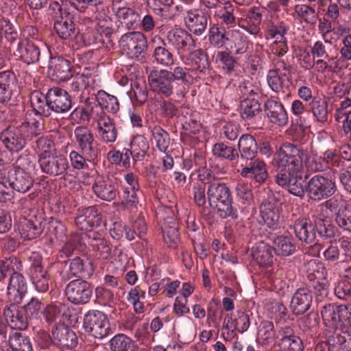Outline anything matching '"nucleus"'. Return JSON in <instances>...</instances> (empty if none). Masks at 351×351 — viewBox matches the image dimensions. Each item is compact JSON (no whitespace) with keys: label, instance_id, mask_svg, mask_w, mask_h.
Wrapping results in <instances>:
<instances>
[{"label":"nucleus","instance_id":"7c9ffc66","mask_svg":"<svg viewBox=\"0 0 351 351\" xmlns=\"http://www.w3.org/2000/svg\"><path fill=\"white\" fill-rule=\"evenodd\" d=\"M230 35L226 50L237 56L247 54L252 46L248 37L237 29H232Z\"/></svg>","mask_w":351,"mask_h":351},{"label":"nucleus","instance_id":"473e14b6","mask_svg":"<svg viewBox=\"0 0 351 351\" xmlns=\"http://www.w3.org/2000/svg\"><path fill=\"white\" fill-rule=\"evenodd\" d=\"M300 171L285 173L283 175L276 176V182L280 186L287 187L291 194L302 197L304 190L302 181V176L299 175Z\"/></svg>","mask_w":351,"mask_h":351},{"label":"nucleus","instance_id":"774afa93","mask_svg":"<svg viewBox=\"0 0 351 351\" xmlns=\"http://www.w3.org/2000/svg\"><path fill=\"white\" fill-rule=\"evenodd\" d=\"M97 98L103 110L106 109L108 112L114 114L119 111L120 104L115 96L111 95L103 90H100L97 92Z\"/></svg>","mask_w":351,"mask_h":351},{"label":"nucleus","instance_id":"c9c22d12","mask_svg":"<svg viewBox=\"0 0 351 351\" xmlns=\"http://www.w3.org/2000/svg\"><path fill=\"white\" fill-rule=\"evenodd\" d=\"M72 82L69 85V91L74 96L80 95V102L82 101V94L84 90L94 81L93 71L90 68H85L72 77Z\"/></svg>","mask_w":351,"mask_h":351},{"label":"nucleus","instance_id":"e2e57ef3","mask_svg":"<svg viewBox=\"0 0 351 351\" xmlns=\"http://www.w3.org/2000/svg\"><path fill=\"white\" fill-rule=\"evenodd\" d=\"M289 30L287 23L280 21L274 23L269 22L266 27L265 38L266 39H274V40H282L286 38V34Z\"/></svg>","mask_w":351,"mask_h":351},{"label":"nucleus","instance_id":"c756f323","mask_svg":"<svg viewBox=\"0 0 351 351\" xmlns=\"http://www.w3.org/2000/svg\"><path fill=\"white\" fill-rule=\"evenodd\" d=\"M64 263H69V276L79 278L80 280L89 278L94 271L92 262L80 256L65 261Z\"/></svg>","mask_w":351,"mask_h":351},{"label":"nucleus","instance_id":"680f3d73","mask_svg":"<svg viewBox=\"0 0 351 351\" xmlns=\"http://www.w3.org/2000/svg\"><path fill=\"white\" fill-rule=\"evenodd\" d=\"M36 149L38 151V160L58 152L56 145L49 136H41L36 141Z\"/></svg>","mask_w":351,"mask_h":351},{"label":"nucleus","instance_id":"423d86ee","mask_svg":"<svg viewBox=\"0 0 351 351\" xmlns=\"http://www.w3.org/2000/svg\"><path fill=\"white\" fill-rule=\"evenodd\" d=\"M108 22L110 19L99 21L98 25L101 31L95 28L86 29L82 36L84 45L91 46L95 49L102 47L108 48L109 45H112L111 35L113 29L107 25Z\"/></svg>","mask_w":351,"mask_h":351},{"label":"nucleus","instance_id":"f3484780","mask_svg":"<svg viewBox=\"0 0 351 351\" xmlns=\"http://www.w3.org/2000/svg\"><path fill=\"white\" fill-rule=\"evenodd\" d=\"M101 223V215L96 205L81 207L77 209L75 219V225L82 230L88 232L93 231V227L99 226Z\"/></svg>","mask_w":351,"mask_h":351},{"label":"nucleus","instance_id":"338daca9","mask_svg":"<svg viewBox=\"0 0 351 351\" xmlns=\"http://www.w3.org/2000/svg\"><path fill=\"white\" fill-rule=\"evenodd\" d=\"M130 147L133 153V159L135 161L142 160L149 148L148 141L143 135L134 136L130 143Z\"/></svg>","mask_w":351,"mask_h":351},{"label":"nucleus","instance_id":"a211bd4d","mask_svg":"<svg viewBox=\"0 0 351 351\" xmlns=\"http://www.w3.org/2000/svg\"><path fill=\"white\" fill-rule=\"evenodd\" d=\"M48 97L51 114L52 112L64 114L72 108L71 96L64 89L59 87L51 88L48 90Z\"/></svg>","mask_w":351,"mask_h":351},{"label":"nucleus","instance_id":"9b49d317","mask_svg":"<svg viewBox=\"0 0 351 351\" xmlns=\"http://www.w3.org/2000/svg\"><path fill=\"white\" fill-rule=\"evenodd\" d=\"M120 43L123 50L132 58H138L147 49V37L141 32L133 31L123 34Z\"/></svg>","mask_w":351,"mask_h":351},{"label":"nucleus","instance_id":"69168bd1","mask_svg":"<svg viewBox=\"0 0 351 351\" xmlns=\"http://www.w3.org/2000/svg\"><path fill=\"white\" fill-rule=\"evenodd\" d=\"M294 12L299 19L304 23L314 25L317 19V12L315 5L308 3L297 4L294 6Z\"/></svg>","mask_w":351,"mask_h":351},{"label":"nucleus","instance_id":"4d7b16f0","mask_svg":"<svg viewBox=\"0 0 351 351\" xmlns=\"http://www.w3.org/2000/svg\"><path fill=\"white\" fill-rule=\"evenodd\" d=\"M305 274L310 282L326 279L327 271L324 264L315 259L304 263Z\"/></svg>","mask_w":351,"mask_h":351},{"label":"nucleus","instance_id":"7ed1b4c3","mask_svg":"<svg viewBox=\"0 0 351 351\" xmlns=\"http://www.w3.org/2000/svg\"><path fill=\"white\" fill-rule=\"evenodd\" d=\"M208 205L217 209V214L221 219L238 218V210L232 206V193L227 184L221 182H210L207 189Z\"/></svg>","mask_w":351,"mask_h":351},{"label":"nucleus","instance_id":"f704fd0d","mask_svg":"<svg viewBox=\"0 0 351 351\" xmlns=\"http://www.w3.org/2000/svg\"><path fill=\"white\" fill-rule=\"evenodd\" d=\"M293 228L295 236L300 241L307 244L315 242L316 239L315 221L313 223L308 218L300 217L294 221Z\"/></svg>","mask_w":351,"mask_h":351},{"label":"nucleus","instance_id":"bb28decb","mask_svg":"<svg viewBox=\"0 0 351 351\" xmlns=\"http://www.w3.org/2000/svg\"><path fill=\"white\" fill-rule=\"evenodd\" d=\"M187 16L185 20L186 28L196 36L202 35L208 25V16L202 9H189L186 11Z\"/></svg>","mask_w":351,"mask_h":351},{"label":"nucleus","instance_id":"0eeeda50","mask_svg":"<svg viewBox=\"0 0 351 351\" xmlns=\"http://www.w3.org/2000/svg\"><path fill=\"white\" fill-rule=\"evenodd\" d=\"M341 160L334 150L325 151L323 156H318L313 152L305 155L304 165L308 171L313 173L325 171L331 168V166L338 167Z\"/></svg>","mask_w":351,"mask_h":351},{"label":"nucleus","instance_id":"b1692460","mask_svg":"<svg viewBox=\"0 0 351 351\" xmlns=\"http://www.w3.org/2000/svg\"><path fill=\"white\" fill-rule=\"evenodd\" d=\"M239 7L234 0H223V3L216 11L213 12V16L220 20L221 25H225L229 27L235 26L236 23H238L237 17Z\"/></svg>","mask_w":351,"mask_h":351},{"label":"nucleus","instance_id":"ddd939ff","mask_svg":"<svg viewBox=\"0 0 351 351\" xmlns=\"http://www.w3.org/2000/svg\"><path fill=\"white\" fill-rule=\"evenodd\" d=\"M263 107L269 124L278 128H285L288 125L289 114L281 101L270 97L265 101Z\"/></svg>","mask_w":351,"mask_h":351},{"label":"nucleus","instance_id":"39448f33","mask_svg":"<svg viewBox=\"0 0 351 351\" xmlns=\"http://www.w3.org/2000/svg\"><path fill=\"white\" fill-rule=\"evenodd\" d=\"M83 327L86 333L98 339H103L113 332L107 315L97 310H90L85 314Z\"/></svg>","mask_w":351,"mask_h":351},{"label":"nucleus","instance_id":"ea45409f","mask_svg":"<svg viewBox=\"0 0 351 351\" xmlns=\"http://www.w3.org/2000/svg\"><path fill=\"white\" fill-rule=\"evenodd\" d=\"M240 163H247L257 159L258 146L254 137L251 134H243L239 141Z\"/></svg>","mask_w":351,"mask_h":351},{"label":"nucleus","instance_id":"4468645a","mask_svg":"<svg viewBox=\"0 0 351 351\" xmlns=\"http://www.w3.org/2000/svg\"><path fill=\"white\" fill-rule=\"evenodd\" d=\"M14 55L27 65L38 63L43 58L40 42L29 38L20 40Z\"/></svg>","mask_w":351,"mask_h":351},{"label":"nucleus","instance_id":"cd10ccee","mask_svg":"<svg viewBox=\"0 0 351 351\" xmlns=\"http://www.w3.org/2000/svg\"><path fill=\"white\" fill-rule=\"evenodd\" d=\"M190 67L182 66L193 77V84L199 78V73H206L209 67L207 53L202 49H197L191 52L188 58Z\"/></svg>","mask_w":351,"mask_h":351},{"label":"nucleus","instance_id":"3c124183","mask_svg":"<svg viewBox=\"0 0 351 351\" xmlns=\"http://www.w3.org/2000/svg\"><path fill=\"white\" fill-rule=\"evenodd\" d=\"M131 89L128 92L134 106H141L148 100L149 91L145 82L136 80L131 82Z\"/></svg>","mask_w":351,"mask_h":351},{"label":"nucleus","instance_id":"de8ad7c7","mask_svg":"<svg viewBox=\"0 0 351 351\" xmlns=\"http://www.w3.org/2000/svg\"><path fill=\"white\" fill-rule=\"evenodd\" d=\"M48 92L44 95L39 90H34L29 96L30 105L32 112L40 114V117H49L51 116L49 103Z\"/></svg>","mask_w":351,"mask_h":351},{"label":"nucleus","instance_id":"5701e85b","mask_svg":"<svg viewBox=\"0 0 351 351\" xmlns=\"http://www.w3.org/2000/svg\"><path fill=\"white\" fill-rule=\"evenodd\" d=\"M92 190L98 198L106 202L114 200L118 193L117 185L108 176H97L93 184Z\"/></svg>","mask_w":351,"mask_h":351},{"label":"nucleus","instance_id":"a19ab883","mask_svg":"<svg viewBox=\"0 0 351 351\" xmlns=\"http://www.w3.org/2000/svg\"><path fill=\"white\" fill-rule=\"evenodd\" d=\"M17 82L16 76L13 71L6 70L0 72V103L5 104L11 99Z\"/></svg>","mask_w":351,"mask_h":351},{"label":"nucleus","instance_id":"9d476101","mask_svg":"<svg viewBox=\"0 0 351 351\" xmlns=\"http://www.w3.org/2000/svg\"><path fill=\"white\" fill-rule=\"evenodd\" d=\"M65 294L71 303L77 305L86 304L93 296V287L88 281L76 279L68 283Z\"/></svg>","mask_w":351,"mask_h":351},{"label":"nucleus","instance_id":"dca6fc26","mask_svg":"<svg viewBox=\"0 0 351 351\" xmlns=\"http://www.w3.org/2000/svg\"><path fill=\"white\" fill-rule=\"evenodd\" d=\"M170 48L182 54L190 47L194 46V39L187 30L182 28H173L167 32L165 40Z\"/></svg>","mask_w":351,"mask_h":351},{"label":"nucleus","instance_id":"c85d7f7f","mask_svg":"<svg viewBox=\"0 0 351 351\" xmlns=\"http://www.w3.org/2000/svg\"><path fill=\"white\" fill-rule=\"evenodd\" d=\"M3 316L12 328L20 330H26L31 322L23 307L15 304L5 306Z\"/></svg>","mask_w":351,"mask_h":351},{"label":"nucleus","instance_id":"4be33fe9","mask_svg":"<svg viewBox=\"0 0 351 351\" xmlns=\"http://www.w3.org/2000/svg\"><path fill=\"white\" fill-rule=\"evenodd\" d=\"M71 62L62 56H50L48 74L56 82H65L73 77Z\"/></svg>","mask_w":351,"mask_h":351},{"label":"nucleus","instance_id":"a18cd8bd","mask_svg":"<svg viewBox=\"0 0 351 351\" xmlns=\"http://www.w3.org/2000/svg\"><path fill=\"white\" fill-rule=\"evenodd\" d=\"M274 247L267 243L261 241L252 248V256L253 259L261 267L269 266L274 261Z\"/></svg>","mask_w":351,"mask_h":351},{"label":"nucleus","instance_id":"412c9836","mask_svg":"<svg viewBox=\"0 0 351 351\" xmlns=\"http://www.w3.org/2000/svg\"><path fill=\"white\" fill-rule=\"evenodd\" d=\"M0 139L11 152L21 151L27 143L21 128L14 125H9L4 129L0 134Z\"/></svg>","mask_w":351,"mask_h":351},{"label":"nucleus","instance_id":"6e6d98bb","mask_svg":"<svg viewBox=\"0 0 351 351\" xmlns=\"http://www.w3.org/2000/svg\"><path fill=\"white\" fill-rule=\"evenodd\" d=\"M231 29L228 30L223 25L214 24L210 28L208 34L210 43L217 47H221L228 45Z\"/></svg>","mask_w":351,"mask_h":351},{"label":"nucleus","instance_id":"09e8293b","mask_svg":"<svg viewBox=\"0 0 351 351\" xmlns=\"http://www.w3.org/2000/svg\"><path fill=\"white\" fill-rule=\"evenodd\" d=\"M165 39L158 37V43L153 53L156 62L164 66H170L174 64V55Z\"/></svg>","mask_w":351,"mask_h":351},{"label":"nucleus","instance_id":"1a4fd4ad","mask_svg":"<svg viewBox=\"0 0 351 351\" xmlns=\"http://www.w3.org/2000/svg\"><path fill=\"white\" fill-rule=\"evenodd\" d=\"M77 147L88 159V162L97 158L99 149L92 131L87 127L78 126L74 130Z\"/></svg>","mask_w":351,"mask_h":351},{"label":"nucleus","instance_id":"13d9d810","mask_svg":"<svg viewBox=\"0 0 351 351\" xmlns=\"http://www.w3.org/2000/svg\"><path fill=\"white\" fill-rule=\"evenodd\" d=\"M259 101L255 98H245L240 104V115L243 120L250 121L261 112Z\"/></svg>","mask_w":351,"mask_h":351},{"label":"nucleus","instance_id":"8fccbe9b","mask_svg":"<svg viewBox=\"0 0 351 351\" xmlns=\"http://www.w3.org/2000/svg\"><path fill=\"white\" fill-rule=\"evenodd\" d=\"M267 82L269 88L276 93H285L288 90L290 84L287 73H278L276 70L268 71Z\"/></svg>","mask_w":351,"mask_h":351},{"label":"nucleus","instance_id":"2f4dec72","mask_svg":"<svg viewBox=\"0 0 351 351\" xmlns=\"http://www.w3.org/2000/svg\"><path fill=\"white\" fill-rule=\"evenodd\" d=\"M313 296L307 287L298 289L292 296L290 308L295 315L304 314L311 307Z\"/></svg>","mask_w":351,"mask_h":351},{"label":"nucleus","instance_id":"f03ea898","mask_svg":"<svg viewBox=\"0 0 351 351\" xmlns=\"http://www.w3.org/2000/svg\"><path fill=\"white\" fill-rule=\"evenodd\" d=\"M304 152L301 146L290 142L282 143L274 153L271 165L277 170L276 176L301 171Z\"/></svg>","mask_w":351,"mask_h":351},{"label":"nucleus","instance_id":"052dcab7","mask_svg":"<svg viewBox=\"0 0 351 351\" xmlns=\"http://www.w3.org/2000/svg\"><path fill=\"white\" fill-rule=\"evenodd\" d=\"M258 339L262 345L269 344L278 339L274 323L269 320H263L260 323L258 329Z\"/></svg>","mask_w":351,"mask_h":351},{"label":"nucleus","instance_id":"864d4df0","mask_svg":"<svg viewBox=\"0 0 351 351\" xmlns=\"http://www.w3.org/2000/svg\"><path fill=\"white\" fill-rule=\"evenodd\" d=\"M66 311H69V308L65 304L50 303L43 308V315L48 324H52L60 317H71V315Z\"/></svg>","mask_w":351,"mask_h":351},{"label":"nucleus","instance_id":"393cba45","mask_svg":"<svg viewBox=\"0 0 351 351\" xmlns=\"http://www.w3.org/2000/svg\"><path fill=\"white\" fill-rule=\"evenodd\" d=\"M264 10L260 7H252L245 14V19H239L238 25L251 35H257L261 31L260 25Z\"/></svg>","mask_w":351,"mask_h":351},{"label":"nucleus","instance_id":"37998d69","mask_svg":"<svg viewBox=\"0 0 351 351\" xmlns=\"http://www.w3.org/2000/svg\"><path fill=\"white\" fill-rule=\"evenodd\" d=\"M86 236L88 243L96 253V256H99L104 259L110 258L111 256V245L101 233L96 231H89Z\"/></svg>","mask_w":351,"mask_h":351},{"label":"nucleus","instance_id":"5fc2aeb1","mask_svg":"<svg viewBox=\"0 0 351 351\" xmlns=\"http://www.w3.org/2000/svg\"><path fill=\"white\" fill-rule=\"evenodd\" d=\"M309 110L317 122L325 124L328 119V104L323 98L314 97L309 104Z\"/></svg>","mask_w":351,"mask_h":351},{"label":"nucleus","instance_id":"0e129e2a","mask_svg":"<svg viewBox=\"0 0 351 351\" xmlns=\"http://www.w3.org/2000/svg\"><path fill=\"white\" fill-rule=\"evenodd\" d=\"M110 351H134L135 343L126 335L119 333L109 341Z\"/></svg>","mask_w":351,"mask_h":351},{"label":"nucleus","instance_id":"bf43d9fd","mask_svg":"<svg viewBox=\"0 0 351 351\" xmlns=\"http://www.w3.org/2000/svg\"><path fill=\"white\" fill-rule=\"evenodd\" d=\"M274 250L277 256H288L295 251V245L293 239L285 236H278L274 240Z\"/></svg>","mask_w":351,"mask_h":351},{"label":"nucleus","instance_id":"6ab92c4d","mask_svg":"<svg viewBox=\"0 0 351 351\" xmlns=\"http://www.w3.org/2000/svg\"><path fill=\"white\" fill-rule=\"evenodd\" d=\"M259 212L266 226L272 230L279 228L280 210L274 195H268L259 206Z\"/></svg>","mask_w":351,"mask_h":351},{"label":"nucleus","instance_id":"a878e982","mask_svg":"<svg viewBox=\"0 0 351 351\" xmlns=\"http://www.w3.org/2000/svg\"><path fill=\"white\" fill-rule=\"evenodd\" d=\"M97 131L102 142L106 143H114L117 138L118 131L114 119L106 112H101L97 118Z\"/></svg>","mask_w":351,"mask_h":351},{"label":"nucleus","instance_id":"2eb2a0df","mask_svg":"<svg viewBox=\"0 0 351 351\" xmlns=\"http://www.w3.org/2000/svg\"><path fill=\"white\" fill-rule=\"evenodd\" d=\"M321 315L324 325L331 330H336L343 320L348 319L350 323L351 317L348 316V308L344 305L326 304L322 308Z\"/></svg>","mask_w":351,"mask_h":351},{"label":"nucleus","instance_id":"49530a36","mask_svg":"<svg viewBox=\"0 0 351 351\" xmlns=\"http://www.w3.org/2000/svg\"><path fill=\"white\" fill-rule=\"evenodd\" d=\"M20 128L27 129L32 136H38L45 131L44 120L40 114L27 110Z\"/></svg>","mask_w":351,"mask_h":351},{"label":"nucleus","instance_id":"aec40b11","mask_svg":"<svg viewBox=\"0 0 351 351\" xmlns=\"http://www.w3.org/2000/svg\"><path fill=\"white\" fill-rule=\"evenodd\" d=\"M277 344L282 351H303L304 346L301 338L291 326H283L278 330Z\"/></svg>","mask_w":351,"mask_h":351},{"label":"nucleus","instance_id":"f257e3e1","mask_svg":"<svg viewBox=\"0 0 351 351\" xmlns=\"http://www.w3.org/2000/svg\"><path fill=\"white\" fill-rule=\"evenodd\" d=\"M148 82L154 92L169 97L174 90L181 86L193 84V77L182 66H177L171 71L154 69L148 75Z\"/></svg>","mask_w":351,"mask_h":351},{"label":"nucleus","instance_id":"72a5a7b5","mask_svg":"<svg viewBox=\"0 0 351 351\" xmlns=\"http://www.w3.org/2000/svg\"><path fill=\"white\" fill-rule=\"evenodd\" d=\"M53 28L57 35L62 40H72L80 33L77 25L73 21L70 13L64 12V17L53 23Z\"/></svg>","mask_w":351,"mask_h":351},{"label":"nucleus","instance_id":"e433bc0d","mask_svg":"<svg viewBox=\"0 0 351 351\" xmlns=\"http://www.w3.org/2000/svg\"><path fill=\"white\" fill-rule=\"evenodd\" d=\"M242 167L241 176L244 178L248 177L249 174L259 183L264 182L267 178L268 173L266 169L265 162L259 158L250 161L247 163L241 162Z\"/></svg>","mask_w":351,"mask_h":351},{"label":"nucleus","instance_id":"c03bdc74","mask_svg":"<svg viewBox=\"0 0 351 351\" xmlns=\"http://www.w3.org/2000/svg\"><path fill=\"white\" fill-rule=\"evenodd\" d=\"M116 18L122 25L128 29H135L138 26V12L128 6H119L113 8Z\"/></svg>","mask_w":351,"mask_h":351},{"label":"nucleus","instance_id":"603ef678","mask_svg":"<svg viewBox=\"0 0 351 351\" xmlns=\"http://www.w3.org/2000/svg\"><path fill=\"white\" fill-rule=\"evenodd\" d=\"M8 343L11 351H34L29 337L20 332H10Z\"/></svg>","mask_w":351,"mask_h":351},{"label":"nucleus","instance_id":"79ce46f5","mask_svg":"<svg viewBox=\"0 0 351 351\" xmlns=\"http://www.w3.org/2000/svg\"><path fill=\"white\" fill-rule=\"evenodd\" d=\"M34 180L29 173L21 170H11L10 186L21 193L29 191L34 186Z\"/></svg>","mask_w":351,"mask_h":351},{"label":"nucleus","instance_id":"20e7f679","mask_svg":"<svg viewBox=\"0 0 351 351\" xmlns=\"http://www.w3.org/2000/svg\"><path fill=\"white\" fill-rule=\"evenodd\" d=\"M337 191L335 178L315 175L307 182L306 192L308 199L319 202L331 197Z\"/></svg>","mask_w":351,"mask_h":351},{"label":"nucleus","instance_id":"f8f14e48","mask_svg":"<svg viewBox=\"0 0 351 351\" xmlns=\"http://www.w3.org/2000/svg\"><path fill=\"white\" fill-rule=\"evenodd\" d=\"M45 221L43 213H38L30 218H20L18 230L21 237L25 240L38 238L45 229Z\"/></svg>","mask_w":351,"mask_h":351},{"label":"nucleus","instance_id":"58836bf2","mask_svg":"<svg viewBox=\"0 0 351 351\" xmlns=\"http://www.w3.org/2000/svg\"><path fill=\"white\" fill-rule=\"evenodd\" d=\"M54 343L64 349H72L77 345V337L73 330L65 325L56 326L52 330Z\"/></svg>","mask_w":351,"mask_h":351},{"label":"nucleus","instance_id":"6e6552de","mask_svg":"<svg viewBox=\"0 0 351 351\" xmlns=\"http://www.w3.org/2000/svg\"><path fill=\"white\" fill-rule=\"evenodd\" d=\"M41 171L51 178H65L69 169L66 157L57 152L38 160Z\"/></svg>","mask_w":351,"mask_h":351},{"label":"nucleus","instance_id":"4c0bfd02","mask_svg":"<svg viewBox=\"0 0 351 351\" xmlns=\"http://www.w3.org/2000/svg\"><path fill=\"white\" fill-rule=\"evenodd\" d=\"M84 104L83 107L76 108L72 113L80 114V119L83 122L88 123L91 119L96 121L101 115V112H105L99 106L97 97H87Z\"/></svg>","mask_w":351,"mask_h":351}]
</instances>
